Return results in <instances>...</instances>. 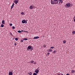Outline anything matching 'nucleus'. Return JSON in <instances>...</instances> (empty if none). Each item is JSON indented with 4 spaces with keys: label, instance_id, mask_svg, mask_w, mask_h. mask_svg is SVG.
<instances>
[{
    "label": "nucleus",
    "instance_id": "1",
    "mask_svg": "<svg viewBox=\"0 0 75 75\" xmlns=\"http://www.w3.org/2000/svg\"><path fill=\"white\" fill-rule=\"evenodd\" d=\"M58 0H51V4H57L58 3Z\"/></svg>",
    "mask_w": 75,
    "mask_h": 75
},
{
    "label": "nucleus",
    "instance_id": "2",
    "mask_svg": "<svg viewBox=\"0 0 75 75\" xmlns=\"http://www.w3.org/2000/svg\"><path fill=\"white\" fill-rule=\"evenodd\" d=\"M71 3H68L65 5V7L66 8H67V7H71Z\"/></svg>",
    "mask_w": 75,
    "mask_h": 75
},
{
    "label": "nucleus",
    "instance_id": "3",
    "mask_svg": "<svg viewBox=\"0 0 75 75\" xmlns=\"http://www.w3.org/2000/svg\"><path fill=\"white\" fill-rule=\"evenodd\" d=\"M22 23L23 24H26L27 23V21H26L25 20H22Z\"/></svg>",
    "mask_w": 75,
    "mask_h": 75
},
{
    "label": "nucleus",
    "instance_id": "4",
    "mask_svg": "<svg viewBox=\"0 0 75 75\" xmlns=\"http://www.w3.org/2000/svg\"><path fill=\"white\" fill-rule=\"evenodd\" d=\"M35 7L34 6H33V5H31L29 7V8L30 9V10H32V9H33Z\"/></svg>",
    "mask_w": 75,
    "mask_h": 75
},
{
    "label": "nucleus",
    "instance_id": "5",
    "mask_svg": "<svg viewBox=\"0 0 75 75\" xmlns=\"http://www.w3.org/2000/svg\"><path fill=\"white\" fill-rule=\"evenodd\" d=\"M39 72V70L37 69L35 71V72L37 74H38Z\"/></svg>",
    "mask_w": 75,
    "mask_h": 75
},
{
    "label": "nucleus",
    "instance_id": "6",
    "mask_svg": "<svg viewBox=\"0 0 75 75\" xmlns=\"http://www.w3.org/2000/svg\"><path fill=\"white\" fill-rule=\"evenodd\" d=\"M13 2L16 4H17L18 3V1H17L16 0L13 1Z\"/></svg>",
    "mask_w": 75,
    "mask_h": 75
},
{
    "label": "nucleus",
    "instance_id": "7",
    "mask_svg": "<svg viewBox=\"0 0 75 75\" xmlns=\"http://www.w3.org/2000/svg\"><path fill=\"white\" fill-rule=\"evenodd\" d=\"M32 48V47L31 46H29L28 47V50H30Z\"/></svg>",
    "mask_w": 75,
    "mask_h": 75
},
{
    "label": "nucleus",
    "instance_id": "8",
    "mask_svg": "<svg viewBox=\"0 0 75 75\" xmlns=\"http://www.w3.org/2000/svg\"><path fill=\"white\" fill-rule=\"evenodd\" d=\"M40 38V37L38 36L35 37L34 38V39H38Z\"/></svg>",
    "mask_w": 75,
    "mask_h": 75
},
{
    "label": "nucleus",
    "instance_id": "9",
    "mask_svg": "<svg viewBox=\"0 0 75 75\" xmlns=\"http://www.w3.org/2000/svg\"><path fill=\"white\" fill-rule=\"evenodd\" d=\"M53 50L51 48H50V49L49 50V52H51Z\"/></svg>",
    "mask_w": 75,
    "mask_h": 75
},
{
    "label": "nucleus",
    "instance_id": "10",
    "mask_svg": "<svg viewBox=\"0 0 75 75\" xmlns=\"http://www.w3.org/2000/svg\"><path fill=\"white\" fill-rule=\"evenodd\" d=\"M14 6V3H13V4H12V5L11 6V9H12V8H13V7Z\"/></svg>",
    "mask_w": 75,
    "mask_h": 75
},
{
    "label": "nucleus",
    "instance_id": "11",
    "mask_svg": "<svg viewBox=\"0 0 75 75\" xmlns=\"http://www.w3.org/2000/svg\"><path fill=\"white\" fill-rule=\"evenodd\" d=\"M13 74L11 71H10L9 72V75H12Z\"/></svg>",
    "mask_w": 75,
    "mask_h": 75
},
{
    "label": "nucleus",
    "instance_id": "12",
    "mask_svg": "<svg viewBox=\"0 0 75 75\" xmlns=\"http://www.w3.org/2000/svg\"><path fill=\"white\" fill-rule=\"evenodd\" d=\"M59 3H61V4H62V3H63V1L62 0H59Z\"/></svg>",
    "mask_w": 75,
    "mask_h": 75
},
{
    "label": "nucleus",
    "instance_id": "13",
    "mask_svg": "<svg viewBox=\"0 0 75 75\" xmlns=\"http://www.w3.org/2000/svg\"><path fill=\"white\" fill-rule=\"evenodd\" d=\"M46 47H47V45L45 44L44 45H43V48H46Z\"/></svg>",
    "mask_w": 75,
    "mask_h": 75
},
{
    "label": "nucleus",
    "instance_id": "14",
    "mask_svg": "<svg viewBox=\"0 0 75 75\" xmlns=\"http://www.w3.org/2000/svg\"><path fill=\"white\" fill-rule=\"evenodd\" d=\"M28 74H29V75H32V72H28Z\"/></svg>",
    "mask_w": 75,
    "mask_h": 75
},
{
    "label": "nucleus",
    "instance_id": "15",
    "mask_svg": "<svg viewBox=\"0 0 75 75\" xmlns=\"http://www.w3.org/2000/svg\"><path fill=\"white\" fill-rule=\"evenodd\" d=\"M2 23L3 24H5V22L4 21V20H3L2 21Z\"/></svg>",
    "mask_w": 75,
    "mask_h": 75
},
{
    "label": "nucleus",
    "instance_id": "16",
    "mask_svg": "<svg viewBox=\"0 0 75 75\" xmlns=\"http://www.w3.org/2000/svg\"><path fill=\"white\" fill-rule=\"evenodd\" d=\"M57 52V51L54 50L53 52H52L53 54H55Z\"/></svg>",
    "mask_w": 75,
    "mask_h": 75
},
{
    "label": "nucleus",
    "instance_id": "17",
    "mask_svg": "<svg viewBox=\"0 0 75 75\" xmlns=\"http://www.w3.org/2000/svg\"><path fill=\"white\" fill-rule=\"evenodd\" d=\"M63 44H64L65 43H66V40H63Z\"/></svg>",
    "mask_w": 75,
    "mask_h": 75
},
{
    "label": "nucleus",
    "instance_id": "18",
    "mask_svg": "<svg viewBox=\"0 0 75 75\" xmlns=\"http://www.w3.org/2000/svg\"><path fill=\"white\" fill-rule=\"evenodd\" d=\"M28 40V39L26 38H24V39H23V40Z\"/></svg>",
    "mask_w": 75,
    "mask_h": 75
},
{
    "label": "nucleus",
    "instance_id": "19",
    "mask_svg": "<svg viewBox=\"0 0 75 75\" xmlns=\"http://www.w3.org/2000/svg\"><path fill=\"white\" fill-rule=\"evenodd\" d=\"M4 26V25L3 24H1V27L2 28Z\"/></svg>",
    "mask_w": 75,
    "mask_h": 75
},
{
    "label": "nucleus",
    "instance_id": "20",
    "mask_svg": "<svg viewBox=\"0 0 75 75\" xmlns=\"http://www.w3.org/2000/svg\"><path fill=\"white\" fill-rule=\"evenodd\" d=\"M75 33V31H73L72 32V34H74Z\"/></svg>",
    "mask_w": 75,
    "mask_h": 75
},
{
    "label": "nucleus",
    "instance_id": "21",
    "mask_svg": "<svg viewBox=\"0 0 75 75\" xmlns=\"http://www.w3.org/2000/svg\"><path fill=\"white\" fill-rule=\"evenodd\" d=\"M15 40L16 41H17L18 40V38H15Z\"/></svg>",
    "mask_w": 75,
    "mask_h": 75
},
{
    "label": "nucleus",
    "instance_id": "22",
    "mask_svg": "<svg viewBox=\"0 0 75 75\" xmlns=\"http://www.w3.org/2000/svg\"><path fill=\"white\" fill-rule=\"evenodd\" d=\"M38 74L35 73H33V75H37Z\"/></svg>",
    "mask_w": 75,
    "mask_h": 75
},
{
    "label": "nucleus",
    "instance_id": "23",
    "mask_svg": "<svg viewBox=\"0 0 75 75\" xmlns=\"http://www.w3.org/2000/svg\"><path fill=\"white\" fill-rule=\"evenodd\" d=\"M21 14L22 15H24V12H22L21 13Z\"/></svg>",
    "mask_w": 75,
    "mask_h": 75
},
{
    "label": "nucleus",
    "instance_id": "24",
    "mask_svg": "<svg viewBox=\"0 0 75 75\" xmlns=\"http://www.w3.org/2000/svg\"><path fill=\"white\" fill-rule=\"evenodd\" d=\"M18 32L19 33H22L21 31H20V30H18Z\"/></svg>",
    "mask_w": 75,
    "mask_h": 75
},
{
    "label": "nucleus",
    "instance_id": "25",
    "mask_svg": "<svg viewBox=\"0 0 75 75\" xmlns=\"http://www.w3.org/2000/svg\"><path fill=\"white\" fill-rule=\"evenodd\" d=\"M34 62V61H31V63H33H33Z\"/></svg>",
    "mask_w": 75,
    "mask_h": 75
},
{
    "label": "nucleus",
    "instance_id": "26",
    "mask_svg": "<svg viewBox=\"0 0 75 75\" xmlns=\"http://www.w3.org/2000/svg\"><path fill=\"white\" fill-rule=\"evenodd\" d=\"M9 33L10 34V35H11L12 36H13V35L12 34V33L11 32H10Z\"/></svg>",
    "mask_w": 75,
    "mask_h": 75
},
{
    "label": "nucleus",
    "instance_id": "27",
    "mask_svg": "<svg viewBox=\"0 0 75 75\" xmlns=\"http://www.w3.org/2000/svg\"><path fill=\"white\" fill-rule=\"evenodd\" d=\"M21 42H23V40H21Z\"/></svg>",
    "mask_w": 75,
    "mask_h": 75
},
{
    "label": "nucleus",
    "instance_id": "28",
    "mask_svg": "<svg viewBox=\"0 0 75 75\" xmlns=\"http://www.w3.org/2000/svg\"><path fill=\"white\" fill-rule=\"evenodd\" d=\"M9 25H10V26H12V25H13L12 24V23H10Z\"/></svg>",
    "mask_w": 75,
    "mask_h": 75
},
{
    "label": "nucleus",
    "instance_id": "29",
    "mask_svg": "<svg viewBox=\"0 0 75 75\" xmlns=\"http://www.w3.org/2000/svg\"><path fill=\"white\" fill-rule=\"evenodd\" d=\"M74 72V70H72V71H71V72L72 73H73Z\"/></svg>",
    "mask_w": 75,
    "mask_h": 75
},
{
    "label": "nucleus",
    "instance_id": "30",
    "mask_svg": "<svg viewBox=\"0 0 75 75\" xmlns=\"http://www.w3.org/2000/svg\"><path fill=\"white\" fill-rule=\"evenodd\" d=\"M50 48L54 49V46L53 47H51Z\"/></svg>",
    "mask_w": 75,
    "mask_h": 75
},
{
    "label": "nucleus",
    "instance_id": "31",
    "mask_svg": "<svg viewBox=\"0 0 75 75\" xmlns=\"http://www.w3.org/2000/svg\"><path fill=\"white\" fill-rule=\"evenodd\" d=\"M33 50V48L31 47V48L30 49V50L32 51Z\"/></svg>",
    "mask_w": 75,
    "mask_h": 75
},
{
    "label": "nucleus",
    "instance_id": "32",
    "mask_svg": "<svg viewBox=\"0 0 75 75\" xmlns=\"http://www.w3.org/2000/svg\"><path fill=\"white\" fill-rule=\"evenodd\" d=\"M12 28H13V29H15V26H13V27H12Z\"/></svg>",
    "mask_w": 75,
    "mask_h": 75
},
{
    "label": "nucleus",
    "instance_id": "33",
    "mask_svg": "<svg viewBox=\"0 0 75 75\" xmlns=\"http://www.w3.org/2000/svg\"><path fill=\"white\" fill-rule=\"evenodd\" d=\"M14 45L15 46H16L17 45V43H15L14 44Z\"/></svg>",
    "mask_w": 75,
    "mask_h": 75
},
{
    "label": "nucleus",
    "instance_id": "34",
    "mask_svg": "<svg viewBox=\"0 0 75 75\" xmlns=\"http://www.w3.org/2000/svg\"><path fill=\"white\" fill-rule=\"evenodd\" d=\"M36 62H34V64H36Z\"/></svg>",
    "mask_w": 75,
    "mask_h": 75
},
{
    "label": "nucleus",
    "instance_id": "35",
    "mask_svg": "<svg viewBox=\"0 0 75 75\" xmlns=\"http://www.w3.org/2000/svg\"><path fill=\"white\" fill-rule=\"evenodd\" d=\"M47 54L48 55L50 54V53L49 52H47Z\"/></svg>",
    "mask_w": 75,
    "mask_h": 75
},
{
    "label": "nucleus",
    "instance_id": "36",
    "mask_svg": "<svg viewBox=\"0 0 75 75\" xmlns=\"http://www.w3.org/2000/svg\"><path fill=\"white\" fill-rule=\"evenodd\" d=\"M66 75H69V74L68 73H67L66 74Z\"/></svg>",
    "mask_w": 75,
    "mask_h": 75
},
{
    "label": "nucleus",
    "instance_id": "37",
    "mask_svg": "<svg viewBox=\"0 0 75 75\" xmlns=\"http://www.w3.org/2000/svg\"><path fill=\"white\" fill-rule=\"evenodd\" d=\"M21 31L22 32H24V30H21Z\"/></svg>",
    "mask_w": 75,
    "mask_h": 75
},
{
    "label": "nucleus",
    "instance_id": "38",
    "mask_svg": "<svg viewBox=\"0 0 75 75\" xmlns=\"http://www.w3.org/2000/svg\"><path fill=\"white\" fill-rule=\"evenodd\" d=\"M57 75H60V74H58Z\"/></svg>",
    "mask_w": 75,
    "mask_h": 75
},
{
    "label": "nucleus",
    "instance_id": "39",
    "mask_svg": "<svg viewBox=\"0 0 75 75\" xmlns=\"http://www.w3.org/2000/svg\"><path fill=\"white\" fill-rule=\"evenodd\" d=\"M74 22H75V18L74 19Z\"/></svg>",
    "mask_w": 75,
    "mask_h": 75
},
{
    "label": "nucleus",
    "instance_id": "40",
    "mask_svg": "<svg viewBox=\"0 0 75 75\" xmlns=\"http://www.w3.org/2000/svg\"><path fill=\"white\" fill-rule=\"evenodd\" d=\"M17 0V1L18 2H19V0Z\"/></svg>",
    "mask_w": 75,
    "mask_h": 75
},
{
    "label": "nucleus",
    "instance_id": "41",
    "mask_svg": "<svg viewBox=\"0 0 75 75\" xmlns=\"http://www.w3.org/2000/svg\"><path fill=\"white\" fill-rule=\"evenodd\" d=\"M24 32H26V31H24Z\"/></svg>",
    "mask_w": 75,
    "mask_h": 75
},
{
    "label": "nucleus",
    "instance_id": "42",
    "mask_svg": "<svg viewBox=\"0 0 75 75\" xmlns=\"http://www.w3.org/2000/svg\"><path fill=\"white\" fill-rule=\"evenodd\" d=\"M26 32H27V33H28V31H26Z\"/></svg>",
    "mask_w": 75,
    "mask_h": 75
},
{
    "label": "nucleus",
    "instance_id": "43",
    "mask_svg": "<svg viewBox=\"0 0 75 75\" xmlns=\"http://www.w3.org/2000/svg\"><path fill=\"white\" fill-rule=\"evenodd\" d=\"M62 75H64L63 74H62Z\"/></svg>",
    "mask_w": 75,
    "mask_h": 75
},
{
    "label": "nucleus",
    "instance_id": "44",
    "mask_svg": "<svg viewBox=\"0 0 75 75\" xmlns=\"http://www.w3.org/2000/svg\"><path fill=\"white\" fill-rule=\"evenodd\" d=\"M43 37H45V36L44 35L43 36Z\"/></svg>",
    "mask_w": 75,
    "mask_h": 75
},
{
    "label": "nucleus",
    "instance_id": "45",
    "mask_svg": "<svg viewBox=\"0 0 75 75\" xmlns=\"http://www.w3.org/2000/svg\"><path fill=\"white\" fill-rule=\"evenodd\" d=\"M71 6H72V4Z\"/></svg>",
    "mask_w": 75,
    "mask_h": 75
},
{
    "label": "nucleus",
    "instance_id": "46",
    "mask_svg": "<svg viewBox=\"0 0 75 75\" xmlns=\"http://www.w3.org/2000/svg\"><path fill=\"white\" fill-rule=\"evenodd\" d=\"M40 68V67H39V68Z\"/></svg>",
    "mask_w": 75,
    "mask_h": 75
}]
</instances>
